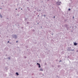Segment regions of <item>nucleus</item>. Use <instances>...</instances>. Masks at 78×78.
Masks as SVG:
<instances>
[{
  "label": "nucleus",
  "mask_w": 78,
  "mask_h": 78,
  "mask_svg": "<svg viewBox=\"0 0 78 78\" xmlns=\"http://www.w3.org/2000/svg\"><path fill=\"white\" fill-rule=\"evenodd\" d=\"M44 16V17H45V15H43Z\"/></svg>",
  "instance_id": "a211bd4d"
},
{
  "label": "nucleus",
  "mask_w": 78,
  "mask_h": 78,
  "mask_svg": "<svg viewBox=\"0 0 78 78\" xmlns=\"http://www.w3.org/2000/svg\"><path fill=\"white\" fill-rule=\"evenodd\" d=\"M53 17L54 18H55V16H54Z\"/></svg>",
  "instance_id": "b1692460"
},
{
  "label": "nucleus",
  "mask_w": 78,
  "mask_h": 78,
  "mask_svg": "<svg viewBox=\"0 0 78 78\" xmlns=\"http://www.w3.org/2000/svg\"><path fill=\"white\" fill-rule=\"evenodd\" d=\"M18 42V41H16V43H17Z\"/></svg>",
  "instance_id": "aec40b11"
},
{
  "label": "nucleus",
  "mask_w": 78,
  "mask_h": 78,
  "mask_svg": "<svg viewBox=\"0 0 78 78\" xmlns=\"http://www.w3.org/2000/svg\"><path fill=\"white\" fill-rule=\"evenodd\" d=\"M32 31H33L34 32V31H35V30H34L33 29V30H32Z\"/></svg>",
  "instance_id": "6ab92c4d"
},
{
  "label": "nucleus",
  "mask_w": 78,
  "mask_h": 78,
  "mask_svg": "<svg viewBox=\"0 0 78 78\" xmlns=\"http://www.w3.org/2000/svg\"><path fill=\"white\" fill-rule=\"evenodd\" d=\"M70 28H71V27H70Z\"/></svg>",
  "instance_id": "e433bc0d"
},
{
  "label": "nucleus",
  "mask_w": 78,
  "mask_h": 78,
  "mask_svg": "<svg viewBox=\"0 0 78 78\" xmlns=\"http://www.w3.org/2000/svg\"><path fill=\"white\" fill-rule=\"evenodd\" d=\"M40 71H43V69H40Z\"/></svg>",
  "instance_id": "1a4fd4ad"
},
{
  "label": "nucleus",
  "mask_w": 78,
  "mask_h": 78,
  "mask_svg": "<svg viewBox=\"0 0 78 78\" xmlns=\"http://www.w3.org/2000/svg\"><path fill=\"white\" fill-rule=\"evenodd\" d=\"M70 10H71L70 9H68V11H70Z\"/></svg>",
  "instance_id": "4468645a"
},
{
  "label": "nucleus",
  "mask_w": 78,
  "mask_h": 78,
  "mask_svg": "<svg viewBox=\"0 0 78 78\" xmlns=\"http://www.w3.org/2000/svg\"><path fill=\"white\" fill-rule=\"evenodd\" d=\"M53 34H52V35H53Z\"/></svg>",
  "instance_id": "7c9ffc66"
},
{
  "label": "nucleus",
  "mask_w": 78,
  "mask_h": 78,
  "mask_svg": "<svg viewBox=\"0 0 78 78\" xmlns=\"http://www.w3.org/2000/svg\"><path fill=\"white\" fill-rule=\"evenodd\" d=\"M38 16H39V15H38Z\"/></svg>",
  "instance_id": "ea45409f"
},
{
  "label": "nucleus",
  "mask_w": 78,
  "mask_h": 78,
  "mask_svg": "<svg viewBox=\"0 0 78 78\" xmlns=\"http://www.w3.org/2000/svg\"><path fill=\"white\" fill-rule=\"evenodd\" d=\"M75 28H77V27H76V26H75Z\"/></svg>",
  "instance_id": "a878e982"
},
{
  "label": "nucleus",
  "mask_w": 78,
  "mask_h": 78,
  "mask_svg": "<svg viewBox=\"0 0 78 78\" xmlns=\"http://www.w3.org/2000/svg\"><path fill=\"white\" fill-rule=\"evenodd\" d=\"M0 9H2V8H0Z\"/></svg>",
  "instance_id": "c85d7f7f"
},
{
  "label": "nucleus",
  "mask_w": 78,
  "mask_h": 78,
  "mask_svg": "<svg viewBox=\"0 0 78 78\" xmlns=\"http://www.w3.org/2000/svg\"><path fill=\"white\" fill-rule=\"evenodd\" d=\"M5 69H6V70H8V68H5Z\"/></svg>",
  "instance_id": "2eb2a0df"
},
{
  "label": "nucleus",
  "mask_w": 78,
  "mask_h": 78,
  "mask_svg": "<svg viewBox=\"0 0 78 78\" xmlns=\"http://www.w3.org/2000/svg\"><path fill=\"white\" fill-rule=\"evenodd\" d=\"M74 45H78V43H74Z\"/></svg>",
  "instance_id": "423d86ee"
},
{
  "label": "nucleus",
  "mask_w": 78,
  "mask_h": 78,
  "mask_svg": "<svg viewBox=\"0 0 78 78\" xmlns=\"http://www.w3.org/2000/svg\"><path fill=\"white\" fill-rule=\"evenodd\" d=\"M16 10H17V9H16Z\"/></svg>",
  "instance_id": "2f4dec72"
},
{
  "label": "nucleus",
  "mask_w": 78,
  "mask_h": 78,
  "mask_svg": "<svg viewBox=\"0 0 78 78\" xmlns=\"http://www.w3.org/2000/svg\"><path fill=\"white\" fill-rule=\"evenodd\" d=\"M61 60H60V61H59V62H61Z\"/></svg>",
  "instance_id": "5701e85b"
},
{
  "label": "nucleus",
  "mask_w": 78,
  "mask_h": 78,
  "mask_svg": "<svg viewBox=\"0 0 78 78\" xmlns=\"http://www.w3.org/2000/svg\"><path fill=\"white\" fill-rule=\"evenodd\" d=\"M71 47L68 48L67 50L68 51H71Z\"/></svg>",
  "instance_id": "7ed1b4c3"
},
{
  "label": "nucleus",
  "mask_w": 78,
  "mask_h": 78,
  "mask_svg": "<svg viewBox=\"0 0 78 78\" xmlns=\"http://www.w3.org/2000/svg\"><path fill=\"white\" fill-rule=\"evenodd\" d=\"M16 75H19V73L16 72Z\"/></svg>",
  "instance_id": "0eeeda50"
},
{
  "label": "nucleus",
  "mask_w": 78,
  "mask_h": 78,
  "mask_svg": "<svg viewBox=\"0 0 78 78\" xmlns=\"http://www.w3.org/2000/svg\"><path fill=\"white\" fill-rule=\"evenodd\" d=\"M0 17L1 18H2L3 17V16H2V15H1V14H0Z\"/></svg>",
  "instance_id": "6e6552de"
},
{
  "label": "nucleus",
  "mask_w": 78,
  "mask_h": 78,
  "mask_svg": "<svg viewBox=\"0 0 78 78\" xmlns=\"http://www.w3.org/2000/svg\"><path fill=\"white\" fill-rule=\"evenodd\" d=\"M45 64H46V63H45Z\"/></svg>",
  "instance_id": "f704fd0d"
},
{
  "label": "nucleus",
  "mask_w": 78,
  "mask_h": 78,
  "mask_svg": "<svg viewBox=\"0 0 78 78\" xmlns=\"http://www.w3.org/2000/svg\"><path fill=\"white\" fill-rule=\"evenodd\" d=\"M72 31H73L72 30L71 31V32H72Z\"/></svg>",
  "instance_id": "473e14b6"
},
{
  "label": "nucleus",
  "mask_w": 78,
  "mask_h": 78,
  "mask_svg": "<svg viewBox=\"0 0 78 78\" xmlns=\"http://www.w3.org/2000/svg\"><path fill=\"white\" fill-rule=\"evenodd\" d=\"M2 4H3V3H2Z\"/></svg>",
  "instance_id": "58836bf2"
},
{
  "label": "nucleus",
  "mask_w": 78,
  "mask_h": 78,
  "mask_svg": "<svg viewBox=\"0 0 78 78\" xmlns=\"http://www.w3.org/2000/svg\"><path fill=\"white\" fill-rule=\"evenodd\" d=\"M9 41H8V43H9Z\"/></svg>",
  "instance_id": "412c9836"
},
{
  "label": "nucleus",
  "mask_w": 78,
  "mask_h": 78,
  "mask_svg": "<svg viewBox=\"0 0 78 78\" xmlns=\"http://www.w3.org/2000/svg\"><path fill=\"white\" fill-rule=\"evenodd\" d=\"M27 8L28 11H30V8H29V7H27Z\"/></svg>",
  "instance_id": "39448f33"
},
{
  "label": "nucleus",
  "mask_w": 78,
  "mask_h": 78,
  "mask_svg": "<svg viewBox=\"0 0 78 78\" xmlns=\"http://www.w3.org/2000/svg\"><path fill=\"white\" fill-rule=\"evenodd\" d=\"M71 51H74V49H71Z\"/></svg>",
  "instance_id": "f8f14e48"
},
{
  "label": "nucleus",
  "mask_w": 78,
  "mask_h": 78,
  "mask_svg": "<svg viewBox=\"0 0 78 78\" xmlns=\"http://www.w3.org/2000/svg\"><path fill=\"white\" fill-rule=\"evenodd\" d=\"M73 18H74V16H73Z\"/></svg>",
  "instance_id": "c756f323"
},
{
  "label": "nucleus",
  "mask_w": 78,
  "mask_h": 78,
  "mask_svg": "<svg viewBox=\"0 0 78 78\" xmlns=\"http://www.w3.org/2000/svg\"><path fill=\"white\" fill-rule=\"evenodd\" d=\"M45 64H46V63H45Z\"/></svg>",
  "instance_id": "c9c22d12"
},
{
  "label": "nucleus",
  "mask_w": 78,
  "mask_h": 78,
  "mask_svg": "<svg viewBox=\"0 0 78 78\" xmlns=\"http://www.w3.org/2000/svg\"><path fill=\"white\" fill-rule=\"evenodd\" d=\"M76 52H78V50L76 51Z\"/></svg>",
  "instance_id": "4be33fe9"
},
{
  "label": "nucleus",
  "mask_w": 78,
  "mask_h": 78,
  "mask_svg": "<svg viewBox=\"0 0 78 78\" xmlns=\"http://www.w3.org/2000/svg\"><path fill=\"white\" fill-rule=\"evenodd\" d=\"M24 58H25V59H26V58H27V57L26 56L24 57Z\"/></svg>",
  "instance_id": "dca6fc26"
},
{
  "label": "nucleus",
  "mask_w": 78,
  "mask_h": 78,
  "mask_svg": "<svg viewBox=\"0 0 78 78\" xmlns=\"http://www.w3.org/2000/svg\"><path fill=\"white\" fill-rule=\"evenodd\" d=\"M66 28H67V30H69V27L67 26V27H66Z\"/></svg>",
  "instance_id": "9b49d317"
},
{
  "label": "nucleus",
  "mask_w": 78,
  "mask_h": 78,
  "mask_svg": "<svg viewBox=\"0 0 78 78\" xmlns=\"http://www.w3.org/2000/svg\"><path fill=\"white\" fill-rule=\"evenodd\" d=\"M61 4V2H57V5H60Z\"/></svg>",
  "instance_id": "f03ea898"
},
{
  "label": "nucleus",
  "mask_w": 78,
  "mask_h": 78,
  "mask_svg": "<svg viewBox=\"0 0 78 78\" xmlns=\"http://www.w3.org/2000/svg\"><path fill=\"white\" fill-rule=\"evenodd\" d=\"M20 7L19 8V9H20Z\"/></svg>",
  "instance_id": "cd10ccee"
},
{
  "label": "nucleus",
  "mask_w": 78,
  "mask_h": 78,
  "mask_svg": "<svg viewBox=\"0 0 78 78\" xmlns=\"http://www.w3.org/2000/svg\"><path fill=\"white\" fill-rule=\"evenodd\" d=\"M39 11H41V10H39Z\"/></svg>",
  "instance_id": "72a5a7b5"
},
{
  "label": "nucleus",
  "mask_w": 78,
  "mask_h": 78,
  "mask_svg": "<svg viewBox=\"0 0 78 78\" xmlns=\"http://www.w3.org/2000/svg\"><path fill=\"white\" fill-rule=\"evenodd\" d=\"M12 37L13 38H14V39H17V37L16 34L13 35H12Z\"/></svg>",
  "instance_id": "f257e3e1"
},
{
  "label": "nucleus",
  "mask_w": 78,
  "mask_h": 78,
  "mask_svg": "<svg viewBox=\"0 0 78 78\" xmlns=\"http://www.w3.org/2000/svg\"><path fill=\"white\" fill-rule=\"evenodd\" d=\"M8 59H10V57H8Z\"/></svg>",
  "instance_id": "f3484780"
},
{
  "label": "nucleus",
  "mask_w": 78,
  "mask_h": 78,
  "mask_svg": "<svg viewBox=\"0 0 78 78\" xmlns=\"http://www.w3.org/2000/svg\"><path fill=\"white\" fill-rule=\"evenodd\" d=\"M37 65H38V66H38L39 68H40V67H41V65H40V64L37 63Z\"/></svg>",
  "instance_id": "20e7f679"
},
{
  "label": "nucleus",
  "mask_w": 78,
  "mask_h": 78,
  "mask_svg": "<svg viewBox=\"0 0 78 78\" xmlns=\"http://www.w3.org/2000/svg\"><path fill=\"white\" fill-rule=\"evenodd\" d=\"M21 10H22V9L21 8Z\"/></svg>",
  "instance_id": "393cba45"
},
{
  "label": "nucleus",
  "mask_w": 78,
  "mask_h": 78,
  "mask_svg": "<svg viewBox=\"0 0 78 78\" xmlns=\"http://www.w3.org/2000/svg\"><path fill=\"white\" fill-rule=\"evenodd\" d=\"M37 24H39V23H38Z\"/></svg>",
  "instance_id": "4c0bfd02"
},
{
  "label": "nucleus",
  "mask_w": 78,
  "mask_h": 78,
  "mask_svg": "<svg viewBox=\"0 0 78 78\" xmlns=\"http://www.w3.org/2000/svg\"><path fill=\"white\" fill-rule=\"evenodd\" d=\"M29 22H27V24H29Z\"/></svg>",
  "instance_id": "ddd939ff"
},
{
  "label": "nucleus",
  "mask_w": 78,
  "mask_h": 78,
  "mask_svg": "<svg viewBox=\"0 0 78 78\" xmlns=\"http://www.w3.org/2000/svg\"><path fill=\"white\" fill-rule=\"evenodd\" d=\"M59 0H58V1H59Z\"/></svg>",
  "instance_id": "a19ab883"
},
{
  "label": "nucleus",
  "mask_w": 78,
  "mask_h": 78,
  "mask_svg": "<svg viewBox=\"0 0 78 78\" xmlns=\"http://www.w3.org/2000/svg\"><path fill=\"white\" fill-rule=\"evenodd\" d=\"M27 0V1H29V0Z\"/></svg>",
  "instance_id": "bb28decb"
},
{
  "label": "nucleus",
  "mask_w": 78,
  "mask_h": 78,
  "mask_svg": "<svg viewBox=\"0 0 78 78\" xmlns=\"http://www.w3.org/2000/svg\"><path fill=\"white\" fill-rule=\"evenodd\" d=\"M68 25L67 24H65V27H67Z\"/></svg>",
  "instance_id": "9d476101"
}]
</instances>
